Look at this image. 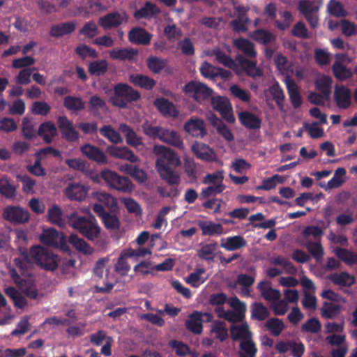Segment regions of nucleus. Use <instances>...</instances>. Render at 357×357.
Returning <instances> with one entry per match:
<instances>
[{
  "mask_svg": "<svg viewBox=\"0 0 357 357\" xmlns=\"http://www.w3.org/2000/svg\"><path fill=\"white\" fill-rule=\"evenodd\" d=\"M218 243L215 241L203 245L197 251V256L204 260L213 261L215 257Z\"/></svg>",
  "mask_w": 357,
  "mask_h": 357,
  "instance_id": "nucleus-42",
  "label": "nucleus"
},
{
  "mask_svg": "<svg viewBox=\"0 0 357 357\" xmlns=\"http://www.w3.org/2000/svg\"><path fill=\"white\" fill-rule=\"evenodd\" d=\"M29 254L35 263L41 268L54 271L58 268L59 261L58 255L47 248L41 246L32 247Z\"/></svg>",
  "mask_w": 357,
  "mask_h": 357,
  "instance_id": "nucleus-2",
  "label": "nucleus"
},
{
  "mask_svg": "<svg viewBox=\"0 0 357 357\" xmlns=\"http://www.w3.org/2000/svg\"><path fill=\"white\" fill-rule=\"evenodd\" d=\"M63 216V212L61 208L57 205H53L47 211V220L53 225H56L59 227H63L67 223V216Z\"/></svg>",
  "mask_w": 357,
  "mask_h": 357,
  "instance_id": "nucleus-31",
  "label": "nucleus"
},
{
  "mask_svg": "<svg viewBox=\"0 0 357 357\" xmlns=\"http://www.w3.org/2000/svg\"><path fill=\"white\" fill-rule=\"evenodd\" d=\"M10 274L13 282L26 296L31 299H36L37 298L38 295V289L30 278H22L15 268L10 270Z\"/></svg>",
  "mask_w": 357,
  "mask_h": 357,
  "instance_id": "nucleus-12",
  "label": "nucleus"
},
{
  "mask_svg": "<svg viewBox=\"0 0 357 357\" xmlns=\"http://www.w3.org/2000/svg\"><path fill=\"white\" fill-rule=\"evenodd\" d=\"M160 149L161 155L156 160V168L175 169L181 164L177 153L164 146H160Z\"/></svg>",
  "mask_w": 357,
  "mask_h": 357,
  "instance_id": "nucleus-10",
  "label": "nucleus"
},
{
  "mask_svg": "<svg viewBox=\"0 0 357 357\" xmlns=\"http://www.w3.org/2000/svg\"><path fill=\"white\" fill-rule=\"evenodd\" d=\"M100 133L101 135L114 144L123 142V139L119 132L115 130L110 125L102 126L100 129Z\"/></svg>",
  "mask_w": 357,
  "mask_h": 357,
  "instance_id": "nucleus-56",
  "label": "nucleus"
},
{
  "mask_svg": "<svg viewBox=\"0 0 357 357\" xmlns=\"http://www.w3.org/2000/svg\"><path fill=\"white\" fill-rule=\"evenodd\" d=\"M148 69L155 74L160 73L168 66V60L157 56H149L146 60Z\"/></svg>",
  "mask_w": 357,
  "mask_h": 357,
  "instance_id": "nucleus-34",
  "label": "nucleus"
},
{
  "mask_svg": "<svg viewBox=\"0 0 357 357\" xmlns=\"http://www.w3.org/2000/svg\"><path fill=\"white\" fill-rule=\"evenodd\" d=\"M80 150L83 155L98 164L104 165L107 162V158L105 153L98 146L90 144H85L81 146Z\"/></svg>",
  "mask_w": 357,
  "mask_h": 357,
  "instance_id": "nucleus-15",
  "label": "nucleus"
},
{
  "mask_svg": "<svg viewBox=\"0 0 357 357\" xmlns=\"http://www.w3.org/2000/svg\"><path fill=\"white\" fill-rule=\"evenodd\" d=\"M287 89L293 107L298 108L302 104V98L297 85L294 81H290L287 84Z\"/></svg>",
  "mask_w": 357,
  "mask_h": 357,
  "instance_id": "nucleus-47",
  "label": "nucleus"
},
{
  "mask_svg": "<svg viewBox=\"0 0 357 357\" xmlns=\"http://www.w3.org/2000/svg\"><path fill=\"white\" fill-rule=\"evenodd\" d=\"M161 142L171 144L180 150L184 149L183 142L178 133L173 130L162 127L159 139Z\"/></svg>",
  "mask_w": 357,
  "mask_h": 357,
  "instance_id": "nucleus-22",
  "label": "nucleus"
},
{
  "mask_svg": "<svg viewBox=\"0 0 357 357\" xmlns=\"http://www.w3.org/2000/svg\"><path fill=\"white\" fill-rule=\"evenodd\" d=\"M305 247L314 259L319 262L324 256V249L319 242L307 241L305 243Z\"/></svg>",
  "mask_w": 357,
  "mask_h": 357,
  "instance_id": "nucleus-54",
  "label": "nucleus"
},
{
  "mask_svg": "<svg viewBox=\"0 0 357 357\" xmlns=\"http://www.w3.org/2000/svg\"><path fill=\"white\" fill-rule=\"evenodd\" d=\"M251 319L264 321L270 316L268 309L261 302H254L250 305Z\"/></svg>",
  "mask_w": 357,
  "mask_h": 357,
  "instance_id": "nucleus-37",
  "label": "nucleus"
},
{
  "mask_svg": "<svg viewBox=\"0 0 357 357\" xmlns=\"http://www.w3.org/2000/svg\"><path fill=\"white\" fill-rule=\"evenodd\" d=\"M335 255L345 264L352 266L357 264V254L347 249L337 248L335 250Z\"/></svg>",
  "mask_w": 357,
  "mask_h": 357,
  "instance_id": "nucleus-49",
  "label": "nucleus"
},
{
  "mask_svg": "<svg viewBox=\"0 0 357 357\" xmlns=\"http://www.w3.org/2000/svg\"><path fill=\"white\" fill-rule=\"evenodd\" d=\"M270 93L272 96L273 100L275 102L278 107L280 109H283V102L285 98V96L282 89L279 85L278 82L273 84L270 87Z\"/></svg>",
  "mask_w": 357,
  "mask_h": 357,
  "instance_id": "nucleus-58",
  "label": "nucleus"
},
{
  "mask_svg": "<svg viewBox=\"0 0 357 357\" xmlns=\"http://www.w3.org/2000/svg\"><path fill=\"white\" fill-rule=\"evenodd\" d=\"M67 223L89 241H95L100 236L101 229L91 213L83 215L74 211L67 216Z\"/></svg>",
  "mask_w": 357,
  "mask_h": 357,
  "instance_id": "nucleus-1",
  "label": "nucleus"
},
{
  "mask_svg": "<svg viewBox=\"0 0 357 357\" xmlns=\"http://www.w3.org/2000/svg\"><path fill=\"white\" fill-rule=\"evenodd\" d=\"M42 243L52 248H61L63 250L68 249L66 238L62 232H59L54 228L44 229L40 236Z\"/></svg>",
  "mask_w": 357,
  "mask_h": 357,
  "instance_id": "nucleus-6",
  "label": "nucleus"
},
{
  "mask_svg": "<svg viewBox=\"0 0 357 357\" xmlns=\"http://www.w3.org/2000/svg\"><path fill=\"white\" fill-rule=\"evenodd\" d=\"M57 123L62 138L68 142H75L79 139V132L75 129L73 122L67 116H59Z\"/></svg>",
  "mask_w": 357,
  "mask_h": 357,
  "instance_id": "nucleus-14",
  "label": "nucleus"
},
{
  "mask_svg": "<svg viewBox=\"0 0 357 357\" xmlns=\"http://www.w3.org/2000/svg\"><path fill=\"white\" fill-rule=\"evenodd\" d=\"M183 91L185 95L199 103L209 100L213 93V90L206 84L194 80L185 84Z\"/></svg>",
  "mask_w": 357,
  "mask_h": 357,
  "instance_id": "nucleus-4",
  "label": "nucleus"
},
{
  "mask_svg": "<svg viewBox=\"0 0 357 357\" xmlns=\"http://www.w3.org/2000/svg\"><path fill=\"white\" fill-rule=\"evenodd\" d=\"M264 326L275 337H278L285 328L283 321L276 317L267 319Z\"/></svg>",
  "mask_w": 357,
  "mask_h": 357,
  "instance_id": "nucleus-46",
  "label": "nucleus"
},
{
  "mask_svg": "<svg viewBox=\"0 0 357 357\" xmlns=\"http://www.w3.org/2000/svg\"><path fill=\"white\" fill-rule=\"evenodd\" d=\"M141 97L139 92L128 84L119 83L114 86L112 104L120 108H126L128 104L138 100Z\"/></svg>",
  "mask_w": 357,
  "mask_h": 357,
  "instance_id": "nucleus-3",
  "label": "nucleus"
},
{
  "mask_svg": "<svg viewBox=\"0 0 357 357\" xmlns=\"http://www.w3.org/2000/svg\"><path fill=\"white\" fill-rule=\"evenodd\" d=\"M231 337L233 340H248L251 337L252 333L247 323L241 325H232L230 327Z\"/></svg>",
  "mask_w": 357,
  "mask_h": 357,
  "instance_id": "nucleus-36",
  "label": "nucleus"
},
{
  "mask_svg": "<svg viewBox=\"0 0 357 357\" xmlns=\"http://www.w3.org/2000/svg\"><path fill=\"white\" fill-rule=\"evenodd\" d=\"M332 72L336 79L344 81L353 75L351 70L344 66L340 61H335L332 66Z\"/></svg>",
  "mask_w": 357,
  "mask_h": 357,
  "instance_id": "nucleus-43",
  "label": "nucleus"
},
{
  "mask_svg": "<svg viewBox=\"0 0 357 357\" xmlns=\"http://www.w3.org/2000/svg\"><path fill=\"white\" fill-rule=\"evenodd\" d=\"M101 220L107 229L115 231L120 228V221L116 215L107 213L104 217H102Z\"/></svg>",
  "mask_w": 357,
  "mask_h": 357,
  "instance_id": "nucleus-64",
  "label": "nucleus"
},
{
  "mask_svg": "<svg viewBox=\"0 0 357 357\" xmlns=\"http://www.w3.org/2000/svg\"><path fill=\"white\" fill-rule=\"evenodd\" d=\"M239 357H255L257 351L255 344L251 340H242L240 343Z\"/></svg>",
  "mask_w": 357,
  "mask_h": 357,
  "instance_id": "nucleus-48",
  "label": "nucleus"
},
{
  "mask_svg": "<svg viewBox=\"0 0 357 357\" xmlns=\"http://www.w3.org/2000/svg\"><path fill=\"white\" fill-rule=\"evenodd\" d=\"M151 33L140 27L133 28L128 33L129 41L137 45H148L151 43Z\"/></svg>",
  "mask_w": 357,
  "mask_h": 357,
  "instance_id": "nucleus-19",
  "label": "nucleus"
},
{
  "mask_svg": "<svg viewBox=\"0 0 357 357\" xmlns=\"http://www.w3.org/2000/svg\"><path fill=\"white\" fill-rule=\"evenodd\" d=\"M191 151L195 157L206 162H213L218 160V155L214 149L208 144L195 141L191 146Z\"/></svg>",
  "mask_w": 357,
  "mask_h": 357,
  "instance_id": "nucleus-13",
  "label": "nucleus"
},
{
  "mask_svg": "<svg viewBox=\"0 0 357 357\" xmlns=\"http://www.w3.org/2000/svg\"><path fill=\"white\" fill-rule=\"evenodd\" d=\"M155 106L158 111L165 116L177 117L178 111L175 105L165 98H158L155 100Z\"/></svg>",
  "mask_w": 357,
  "mask_h": 357,
  "instance_id": "nucleus-24",
  "label": "nucleus"
},
{
  "mask_svg": "<svg viewBox=\"0 0 357 357\" xmlns=\"http://www.w3.org/2000/svg\"><path fill=\"white\" fill-rule=\"evenodd\" d=\"M250 37L259 44L268 46L275 43L276 36L269 30L257 29L252 32Z\"/></svg>",
  "mask_w": 357,
  "mask_h": 357,
  "instance_id": "nucleus-21",
  "label": "nucleus"
},
{
  "mask_svg": "<svg viewBox=\"0 0 357 357\" xmlns=\"http://www.w3.org/2000/svg\"><path fill=\"white\" fill-rule=\"evenodd\" d=\"M185 326L193 334L199 335L202 333V319H201V314L199 311L195 310L190 314L189 319L185 322Z\"/></svg>",
  "mask_w": 357,
  "mask_h": 357,
  "instance_id": "nucleus-27",
  "label": "nucleus"
},
{
  "mask_svg": "<svg viewBox=\"0 0 357 357\" xmlns=\"http://www.w3.org/2000/svg\"><path fill=\"white\" fill-rule=\"evenodd\" d=\"M198 225L202 231V234L204 236L220 235L223 233L224 230L222 225L212 222L202 221L198 223Z\"/></svg>",
  "mask_w": 357,
  "mask_h": 357,
  "instance_id": "nucleus-45",
  "label": "nucleus"
},
{
  "mask_svg": "<svg viewBox=\"0 0 357 357\" xmlns=\"http://www.w3.org/2000/svg\"><path fill=\"white\" fill-rule=\"evenodd\" d=\"M63 106L73 113H78L84 110L86 103L82 98L74 96H67L63 98Z\"/></svg>",
  "mask_w": 357,
  "mask_h": 357,
  "instance_id": "nucleus-33",
  "label": "nucleus"
},
{
  "mask_svg": "<svg viewBox=\"0 0 357 357\" xmlns=\"http://www.w3.org/2000/svg\"><path fill=\"white\" fill-rule=\"evenodd\" d=\"M160 13V10L155 4L146 1L143 7L135 12L134 17L137 19H146Z\"/></svg>",
  "mask_w": 357,
  "mask_h": 357,
  "instance_id": "nucleus-41",
  "label": "nucleus"
},
{
  "mask_svg": "<svg viewBox=\"0 0 357 357\" xmlns=\"http://www.w3.org/2000/svg\"><path fill=\"white\" fill-rule=\"evenodd\" d=\"M108 69L106 60H96L89 63L88 70L92 75L100 76L104 75Z\"/></svg>",
  "mask_w": 357,
  "mask_h": 357,
  "instance_id": "nucleus-51",
  "label": "nucleus"
},
{
  "mask_svg": "<svg viewBox=\"0 0 357 357\" xmlns=\"http://www.w3.org/2000/svg\"><path fill=\"white\" fill-rule=\"evenodd\" d=\"M119 130L125 136L126 143L128 145L137 147L142 144V138L138 137L135 130L127 124H120Z\"/></svg>",
  "mask_w": 357,
  "mask_h": 357,
  "instance_id": "nucleus-35",
  "label": "nucleus"
},
{
  "mask_svg": "<svg viewBox=\"0 0 357 357\" xmlns=\"http://www.w3.org/2000/svg\"><path fill=\"white\" fill-rule=\"evenodd\" d=\"M76 24L74 22H61L52 25L50 29V36L60 38L64 35H70L75 30Z\"/></svg>",
  "mask_w": 357,
  "mask_h": 357,
  "instance_id": "nucleus-25",
  "label": "nucleus"
},
{
  "mask_svg": "<svg viewBox=\"0 0 357 357\" xmlns=\"http://www.w3.org/2000/svg\"><path fill=\"white\" fill-rule=\"evenodd\" d=\"M238 120L242 126L249 130L259 129L261 125V120L256 114L243 111L238 114Z\"/></svg>",
  "mask_w": 357,
  "mask_h": 357,
  "instance_id": "nucleus-23",
  "label": "nucleus"
},
{
  "mask_svg": "<svg viewBox=\"0 0 357 357\" xmlns=\"http://www.w3.org/2000/svg\"><path fill=\"white\" fill-rule=\"evenodd\" d=\"M341 308L340 305L324 302L321 308V316L324 318L334 319L340 314Z\"/></svg>",
  "mask_w": 357,
  "mask_h": 357,
  "instance_id": "nucleus-53",
  "label": "nucleus"
},
{
  "mask_svg": "<svg viewBox=\"0 0 357 357\" xmlns=\"http://www.w3.org/2000/svg\"><path fill=\"white\" fill-rule=\"evenodd\" d=\"M68 243L76 250L85 255L92 252L91 246L77 234H71L68 238Z\"/></svg>",
  "mask_w": 357,
  "mask_h": 357,
  "instance_id": "nucleus-50",
  "label": "nucleus"
},
{
  "mask_svg": "<svg viewBox=\"0 0 357 357\" xmlns=\"http://www.w3.org/2000/svg\"><path fill=\"white\" fill-rule=\"evenodd\" d=\"M299 13L305 17L312 29L318 26L319 18L317 13L319 7L310 0H300L297 6Z\"/></svg>",
  "mask_w": 357,
  "mask_h": 357,
  "instance_id": "nucleus-8",
  "label": "nucleus"
},
{
  "mask_svg": "<svg viewBox=\"0 0 357 357\" xmlns=\"http://www.w3.org/2000/svg\"><path fill=\"white\" fill-rule=\"evenodd\" d=\"M2 217L13 224L21 225L29 220L30 215L29 211L22 207L8 206L3 209Z\"/></svg>",
  "mask_w": 357,
  "mask_h": 357,
  "instance_id": "nucleus-7",
  "label": "nucleus"
},
{
  "mask_svg": "<svg viewBox=\"0 0 357 357\" xmlns=\"http://www.w3.org/2000/svg\"><path fill=\"white\" fill-rule=\"evenodd\" d=\"M101 177L109 186L119 191L127 192H131L133 189V185L129 178L120 176L115 172L102 171Z\"/></svg>",
  "mask_w": 357,
  "mask_h": 357,
  "instance_id": "nucleus-5",
  "label": "nucleus"
},
{
  "mask_svg": "<svg viewBox=\"0 0 357 357\" xmlns=\"http://www.w3.org/2000/svg\"><path fill=\"white\" fill-rule=\"evenodd\" d=\"M224 241V238L222 239ZM247 245V241L241 236H229L226 238V241L222 242L220 246L228 251H234Z\"/></svg>",
  "mask_w": 357,
  "mask_h": 357,
  "instance_id": "nucleus-40",
  "label": "nucleus"
},
{
  "mask_svg": "<svg viewBox=\"0 0 357 357\" xmlns=\"http://www.w3.org/2000/svg\"><path fill=\"white\" fill-rule=\"evenodd\" d=\"M66 195L70 200L82 201L87 195V188L79 183H70L65 190Z\"/></svg>",
  "mask_w": 357,
  "mask_h": 357,
  "instance_id": "nucleus-26",
  "label": "nucleus"
},
{
  "mask_svg": "<svg viewBox=\"0 0 357 357\" xmlns=\"http://www.w3.org/2000/svg\"><path fill=\"white\" fill-rule=\"evenodd\" d=\"M184 129L189 135L197 138H203L207 133L204 121L200 119H190L185 123Z\"/></svg>",
  "mask_w": 357,
  "mask_h": 357,
  "instance_id": "nucleus-18",
  "label": "nucleus"
},
{
  "mask_svg": "<svg viewBox=\"0 0 357 357\" xmlns=\"http://www.w3.org/2000/svg\"><path fill=\"white\" fill-rule=\"evenodd\" d=\"M239 65L246 74L250 77H259L262 75L261 70L257 67V61L248 59L239 56L237 58Z\"/></svg>",
  "mask_w": 357,
  "mask_h": 357,
  "instance_id": "nucleus-29",
  "label": "nucleus"
},
{
  "mask_svg": "<svg viewBox=\"0 0 357 357\" xmlns=\"http://www.w3.org/2000/svg\"><path fill=\"white\" fill-rule=\"evenodd\" d=\"M257 289L260 291L261 296L268 301H278L281 297L280 291L278 289H273L269 282L261 281L257 284Z\"/></svg>",
  "mask_w": 357,
  "mask_h": 357,
  "instance_id": "nucleus-28",
  "label": "nucleus"
},
{
  "mask_svg": "<svg viewBox=\"0 0 357 357\" xmlns=\"http://www.w3.org/2000/svg\"><path fill=\"white\" fill-rule=\"evenodd\" d=\"M98 26L93 20L86 22L79 31V35L89 39L95 38L98 36Z\"/></svg>",
  "mask_w": 357,
  "mask_h": 357,
  "instance_id": "nucleus-59",
  "label": "nucleus"
},
{
  "mask_svg": "<svg viewBox=\"0 0 357 357\" xmlns=\"http://www.w3.org/2000/svg\"><path fill=\"white\" fill-rule=\"evenodd\" d=\"M334 100L336 105L342 109H348L351 105V91L344 85L336 86L334 90Z\"/></svg>",
  "mask_w": 357,
  "mask_h": 357,
  "instance_id": "nucleus-16",
  "label": "nucleus"
},
{
  "mask_svg": "<svg viewBox=\"0 0 357 357\" xmlns=\"http://www.w3.org/2000/svg\"><path fill=\"white\" fill-rule=\"evenodd\" d=\"M161 179L170 185H178L181 178L179 174L173 168H156Z\"/></svg>",
  "mask_w": 357,
  "mask_h": 357,
  "instance_id": "nucleus-39",
  "label": "nucleus"
},
{
  "mask_svg": "<svg viewBox=\"0 0 357 357\" xmlns=\"http://www.w3.org/2000/svg\"><path fill=\"white\" fill-rule=\"evenodd\" d=\"M333 79L328 75H323L315 82V88L326 98H330Z\"/></svg>",
  "mask_w": 357,
  "mask_h": 357,
  "instance_id": "nucleus-44",
  "label": "nucleus"
},
{
  "mask_svg": "<svg viewBox=\"0 0 357 357\" xmlns=\"http://www.w3.org/2000/svg\"><path fill=\"white\" fill-rule=\"evenodd\" d=\"M95 198L109 209H114L117 207L116 198L109 193L97 192L95 195Z\"/></svg>",
  "mask_w": 357,
  "mask_h": 357,
  "instance_id": "nucleus-60",
  "label": "nucleus"
},
{
  "mask_svg": "<svg viewBox=\"0 0 357 357\" xmlns=\"http://www.w3.org/2000/svg\"><path fill=\"white\" fill-rule=\"evenodd\" d=\"M210 99L213 108L218 112L224 119L228 123L234 122L235 118L232 113V107L228 98L222 96H211Z\"/></svg>",
  "mask_w": 357,
  "mask_h": 357,
  "instance_id": "nucleus-11",
  "label": "nucleus"
},
{
  "mask_svg": "<svg viewBox=\"0 0 357 357\" xmlns=\"http://www.w3.org/2000/svg\"><path fill=\"white\" fill-rule=\"evenodd\" d=\"M327 9L331 15L336 17H344L348 15L342 4L338 1L331 0Z\"/></svg>",
  "mask_w": 357,
  "mask_h": 357,
  "instance_id": "nucleus-57",
  "label": "nucleus"
},
{
  "mask_svg": "<svg viewBox=\"0 0 357 357\" xmlns=\"http://www.w3.org/2000/svg\"><path fill=\"white\" fill-rule=\"evenodd\" d=\"M249 271L254 273V275H248L247 274L241 273L238 275L236 283L241 285L244 289L250 287L255 281V268L252 266L249 268Z\"/></svg>",
  "mask_w": 357,
  "mask_h": 357,
  "instance_id": "nucleus-62",
  "label": "nucleus"
},
{
  "mask_svg": "<svg viewBox=\"0 0 357 357\" xmlns=\"http://www.w3.org/2000/svg\"><path fill=\"white\" fill-rule=\"evenodd\" d=\"M107 152L114 158L126 160L131 162H136L139 160L138 156L126 146L118 147L111 145L107 146Z\"/></svg>",
  "mask_w": 357,
  "mask_h": 357,
  "instance_id": "nucleus-17",
  "label": "nucleus"
},
{
  "mask_svg": "<svg viewBox=\"0 0 357 357\" xmlns=\"http://www.w3.org/2000/svg\"><path fill=\"white\" fill-rule=\"evenodd\" d=\"M328 279L334 284L341 287H349L355 283L354 276L347 272L330 274Z\"/></svg>",
  "mask_w": 357,
  "mask_h": 357,
  "instance_id": "nucleus-32",
  "label": "nucleus"
},
{
  "mask_svg": "<svg viewBox=\"0 0 357 357\" xmlns=\"http://www.w3.org/2000/svg\"><path fill=\"white\" fill-rule=\"evenodd\" d=\"M234 46L246 56L250 59H255L257 56V51L255 45L249 40L243 38H239L234 40Z\"/></svg>",
  "mask_w": 357,
  "mask_h": 357,
  "instance_id": "nucleus-30",
  "label": "nucleus"
},
{
  "mask_svg": "<svg viewBox=\"0 0 357 357\" xmlns=\"http://www.w3.org/2000/svg\"><path fill=\"white\" fill-rule=\"evenodd\" d=\"M128 16L124 11H114L99 17L98 25L105 30L117 28L128 22Z\"/></svg>",
  "mask_w": 357,
  "mask_h": 357,
  "instance_id": "nucleus-9",
  "label": "nucleus"
},
{
  "mask_svg": "<svg viewBox=\"0 0 357 357\" xmlns=\"http://www.w3.org/2000/svg\"><path fill=\"white\" fill-rule=\"evenodd\" d=\"M109 54L113 60L130 61L138 54V51L133 48L113 49Z\"/></svg>",
  "mask_w": 357,
  "mask_h": 357,
  "instance_id": "nucleus-38",
  "label": "nucleus"
},
{
  "mask_svg": "<svg viewBox=\"0 0 357 357\" xmlns=\"http://www.w3.org/2000/svg\"><path fill=\"white\" fill-rule=\"evenodd\" d=\"M126 254V250L122 251L114 266L115 271L122 276L126 275L130 269L127 261V258L129 257Z\"/></svg>",
  "mask_w": 357,
  "mask_h": 357,
  "instance_id": "nucleus-55",
  "label": "nucleus"
},
{
  "mask_svg": "<svg viewBox=\"0 0 357 357\" xmlns=\"http://www.w3.org/2000/svg\"><path fill=\"white\" fill-rule=\"evenodd\" d=\"M321 323L317 318L307 319L301 326V331L303 333H317L321 331Z\"/></svg>",
  "mask_w": 357,
  "mask_h": 357,
  "instance_id": "nucleus-63",
  "label": "nucleus"
},
{
  "mask_svg": "<svg viewBox=\"0 0 357 357\" xmlns=\"http://www.w3.org/2000/svg\"><path fill=\"white\" fill-rule=\"evenodd\" d=\"M22 133L23 137L28 140H32L38 135L37 132L34 130L32 121L26 117H24L22 119Z\"/></svg>",
  "mask_w": 357,
  "mask_h": 357,
  "instance_id": "nucleus-61",
  "label": "nucleus"
},
{
  "mask_svg": "<svg viewBox=\"0 0 357 357\" xmlns=\"http://www.w3.org/2000/svg\"><path fill=\"white\" fill-rule=\"evenodd\" d=\"M128 81L134 86L146 91L152 90L156 84L154 79L139 73L129 75Z\"/></svg>",
  "mask_w": 357,
  "mask_h": 357,
  "instance_id": "nucleus-20",
  "label": "nucleus"
},
{
  "mask_svg": "<svg viewBox=\"0 0 357 357\" xmlns=\"http://www.w3.org/2000/svg\"><path fill=\"white\" fill-rule=\"evenodd\" d=\"M0 195L8 199L16 196V188L10 183L6 176L0 177Z\"/></svg>",
  "mask_w": 357,
  "mask_h": 357,
  "instance_id": "nucleus-52",
  "label": "nucleus"
}]
</instances>
